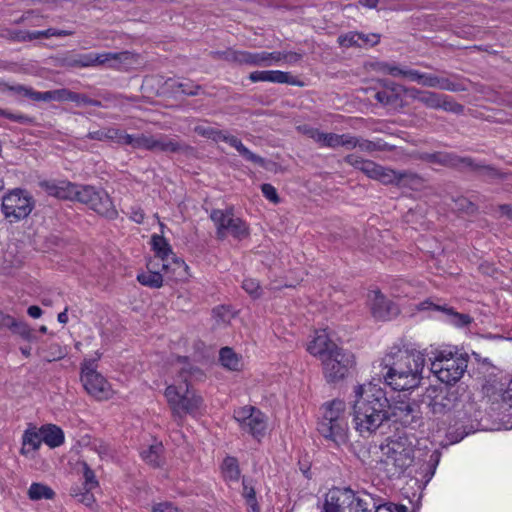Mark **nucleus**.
Returning a JSON list of instances; mask_svg holds the SVG:
<instances>
[{
    "mask_svg": "<svg viewBox=\"0 0 512 512\" xmlns=\"http://www.w3.org/2000/svg\"><path fill=\"white\" fill-rule=\"evenodd\" d=\"M387 421L398 422L405 427H415L421 420V412L418 404L409 401H396L390 404L388 401Z\"/></svg>",
    "mask_w": 512,
    "mask_h": 512,
    "instance_id": "obj_19",
    "label": "nucleus"
},
{
    "mask_svg": "<svg viewBox=\"0 0 512 512\" xmlns=\"http://www.w3.org/2000/svg\"><path fill=\"white\" fill-rule=\"evenodd\" d=\"M130 219L140 224L144 220V212L139 207H132L130 211Z\"/></svg>",
    "mask_w": 512,
    "mask_h": 512,
    "instance_id": "obj_60",
    "label": "nucleus"
},
{
    "mask_svg": "<svg viewBox=\"0 0 512 512\" xmlns=\"http://www.w3.org/2000/svg\"><path fill=\"white\" fill-rule=\"evenodd\" d=\"M32 209L33 199L22 189H14L2 199V211L10 221L26 218Z\"/></svg>",
    "mask_w": 512,
    "mask_h": 512,
    "instance_id": "obj_14",
    "label": "nucleus"
},
{
    "mask_svg": "<svg viewBox=\"0 0 512 512\" xmlns=\"http://www.w3.org/2000/svg\"><path fill=\"white\" fill-rule=\"evenodd\" d=\"M425 365L424 354H407L402 364H380L379 380L394 391L414 389L419 386Z\"/></svg>",
    "mask_w": 512,
    "mask_h": 512,
    "instance_id": "obj_3",
    "label": "nucleus"
},
{
    "mask_svg": "<svg viewBox=\"0 0 512 512\" xmlns=\"http://www.w3.org/2000/svg\"><path fill=\"white\" fill-rule=\"evenodd\" d=\"M128 53H87L78 55L75 59L71 61L72 66L76 67H92L96 65H101L108 63L112 60H118L125 57Z\"/></svg>",
    "mask_w": 512,
    "mask_h": 512,
    "instance_id": "obj_27",
    "label": "nucleus"
},
{
    "mask_svg": "<svg viewBox=\"0 0 512 512\" xmlns=\"http://www.w3.org/2000/svg\"><path fill=\"white\" fill-rule=\"evenodd\" d=\"M376 505L371 512H407L404 505H397L393 503H383L382 499L375 496Z\"/></svg>",
    "mask_w": 512,
    "mask_h": 512,
    "instance_id": "obj_45",
    "label": "nucleus"
},
{
    "mask_svg": "<svg viewBox=\"0 0 512 512\" xmlns=\"http://www.w3.org/2000/svg\"><path fill=\"white\" fill-rule=\"evenodd\" d=\"M153 512H178V508L169 502H162L153 507Z\"/></svg>",
    "mask_w": 512,
    "mask_h": 512,
    "instance_id": "obj_58",
    "label": "nucleus"
},
{
    "mask_svg": "<svg viewBox=\"0 0 512 512\" xmlns=\"http://www.w3.org/2000/svg\"><path fill=\"white\" fill-rule=\"evenodd\" d=\"M354 140L357 142L356 145H355V148L359 147L360 150L366 151V152H371V151H373L375 149V145L372 142H370V141L361 140V139H358L356 137H354Z\"/></svg>",
    "mask_w": 512,
    "mask_h": 512,
    "instance_id": "obj_61",
    "label": "nucleus"
},
{
    "mask_svg": "<svg viewBox=\"0 0 512 512\" xmlns=\"http://www.w3.org/2000/svg\"><path fill=\"white\" fill-rule=\"evenodd\" d=\"M28 496L31 500L52 499L55 492L47 485L32 483L28 490Z\"/></svg>",
    "mask_w": 512,
    "mask_h": 512,
    "instance_id": "obj_40",
    "label": "nucleus"
},
{
    "mask_svg": "<svg viewBox=\"0 0 512 512\" xmlns=\"http://www.w3.org/2000/svg\"><path fill=\"white\" fill-rule=\"evenodd\" d=\"M351 488H332L324 498V512H348L349 505L353 502Z\"/></svg>",
    "mask_w": 512,
    "mask_h": 512,
    "instance_id": "obj_25",
    "label": "nucleus"
},
{
    "mask_svg": "<svg viewBox=\"0 0 512 512\" xmlns=\"http://www.w3.org/2000/svg\"><path fill=\"white\" fill-rule=\"evenodd\" d=\"M187 359L186 356L177 357V363L181 365L178 371L179 384L169 385L165 390V397L178 420H182L186 414L196 413L203 403L202 398L189 389L188 383L189 377L202 375V372L187 363Z\"/></svg>",
    "mask_w": 512,
    "mask_h": 512,
    "instance_id": "obj_2",
    "label": "nucleus"
},
{
    "mask_svg": "<svg viewBox=\"0 0 512 512\" xmlns=\"http://www.w3.org/2000/svg\"><path fill=\"white\" fill-rule=\"evenodd\" d=\"M42 434L40 428L29 426L22 436L21 454L28 455L31 451H36L42 444Z\"/></svg>",
    "mask_w": 512,
    "mask_h": 512,
    "instance_id": "obj_33",
    "label": "nucleus"
},
{
    "mask_svg": "<svg viewBox=\"0 0 512 512\" xmlns=\"http://www.w3.org/2000/svg\"><path fill=\"white\" fill-rule=\"evenodd\" d=\"M341 349L339 338L327 329L316 330L307 342L308 352H337Z\"/></svg>",
    "mask_w": 512,
    "mask_h": 512,
    "instance_id": "obj_24",
    "label": "nucleus"
},
{
    "mask_svg": "<svg viewBox=\"0 0 512 512\" xmlns=\"http://www.w3.org/2000/svg\"><path fill=\"white\" fill-rule=\"evenodd\" d=\"M12 332L17 335H20L21 337H23L25 339H30L32 336V330L30 329L28 324L21 320L16 321V323L12 329Z\"/></svg>",
    "mask_w": 512,
    "mask_h": 512,
    "instance_id": "obj_52",
    "label": "nucleus"
},
{
    "mask_svg": "<svg viewBox=\"0 0 512 512\" xmlns=\"http://www.w3.org/2000/svg\"><path fill=\"white\" fill-rule=\"evenodd\" d=\"M322 416L318 422L317 430L325 439L340 446L348 439V418L344 401L334 399L322 406Z\"/></svg>",
    "mask_w": 512,
    "mask_h": 512,
    "instance_id": "obj_4",
    "label": "nucleus"
},
{
    "mask_svg": "<svg viewBox=\"0 0 512 512\" xmlns=\"http://www.w3.org/2000/svg\"><path fill=\"white\" fill-rule=\"evenodd\" d=\"M222 473L226 481L237 482L239 480L240 469L235 457H226L223 460Z\"/></svg>",
    "mask_w": 512,
    "mask_h": 512,
    "instance_id": "obj_39",
    "label": "nucleus"
},
{
    "mask_svg": "<svg viewBox=\"0 0 512 512\" xmlns=\"http://www.w3.org/2000/svg\"><path fill=\"white\" fill-rule=\"evenodd\" d=\"M298 129L301 133L313 139L321 148L335 149L337 147H344L346 149H354L357 143L354 140V136L350 134L324 133L317 128L307 125L299 126Z\"/></svg>",
    "mask_w": 512,
    "mask_h": 512,
    "instance_id": "obj_17",
    "label": "nucleus"
},
{
    "mask_svg": "<svg viewBox=\"0 0 512 512\" xmlns=\"http://www.w3.org/2000/svg\"><path fill=\"white\" fill-rule=\"evenodd\" d=\"M468 354H437L431 370L441 382L456 383L467 368Z\"/></svg>",
    "mask_w": 512,
    "mask_h": 512,
    "instance_id": "obj_9",
    "label": "nucleus"
},
{
    "mask_svg": "<svg viewBox=\"0 0 512 512\" xmlns=\"http://www.w3.org/2000/svg\"><path fill=\"white\" fill-rule=\"evenodd\" d=\"M196 131L204 136V137H207V138H210L216 142H219L221 137H222V133L223 131L221 130H216L212 127H204V126H200L196 129Z\"/></svg>",
    "mask_w": 512,
    "mask_h": 512,
    "instance_id": "obj_51",
    "label": "nucleus"
},
{
    "mask_svg": "<svg viewBox=\"0 0 512 512\" xmlns=\"http://www.w3.org/2000/svg\"><path fill=\"white\" fill-rule=\"evenodd\" d=\"M323 373L328 383H336L347 377L355 365L353 354H319Z\"/></svg>",
    "mask_w": 512,
    "mask_h": 512,
    "instance_id": "obj_13",
    "label": "nucleus"
},
{
    "mask_svg": "<svg viewBox=\"0 0 512 512\" xmlns=\"http://www.w3.org/2000/svg\"><path fill=\"white\" fill-rule=\"evenodd\" d=\"M151 246L154 255L149 260H158V263H164L173 267V272L178 279H188L189 267L180 258L176 257L168 241L158 234L151 236Z\"/></svg>",
    "mask_w": 512,
    "mask_h": 512,
    "instance_id": "obj_11",
    "label": "nucleus"
},
{
    "mask_svg": "<svg viewBox=\"0 0 512 512\" xmlns=\"http://www.w3.org/2000/svg\"><path fill=\"white\" fill-rule=\"evenodd\" d=\"M39 185L49 195L65 200H72L76 189V184L68 181L44 180L41 181Z\"/></svg>",
    "mask_w": 512,
    "mask_h": 512,
    "instance_id": "obj_29",
    "label": "nucleus"
},
{
    "mask_svg": "<svg viewBox=\"0 0 512 512\" xmlns=\"http://www.w3.org/2000/svg\"><path fill=\"white\" fill-rule=\"evenodd\" d=\"M210 217L217 228V236L220 239H224L228 234L239 239L249 234L247 224L240 218L234 217L230 210H213Z\"/></svg>",
    "mask_w": 512,
    "mask_h": 512,
    "instance_id": "obj_15",
    "label": "nucleus"
},
{
    "mask_svg": "<svg viewBox=\"0 0 512 512\" xmlns=\"http://www.w3.org/2000/svg\"><path fill=\"white\" fill-rule=\"evenodd\" d=\"M42 441L50 448H56L64 443L63 430L55 424H46L40 427Z\"/></svg>",
    "mask_w": 512,
    "mask_h": 512,
    "instance_id": "obj_34",
    "label": "nucleus"
},
{
    "mask_svg": "<svg viewBox=\"0 0 512 512\" xmlns=\"http://www.w3.org/2000/svg\"><path fill=\"white\" fill-rule=\"evenodd\" d=\"M242 288L254 299L260 298L263 293L259 282L253 278L244 279Z\"/></svg>",
    "mask_w": 512,
    "mask_h": 512,
    "instance_id": "obj_47",
    "label": "nucleus"
},
{
    "mask_svg": "<svg viewBox=\"0 0 512 512\" xmlns=\"http://www.w3.org/2000/svg\"><path fill=\"white\" fill-rule=\"evenodd\" d=\"M242 486V496L244 497L246 504L249 507V512H260V506L256 499V492L252 479H247L246 477H243Z\"/></svg>",
    "mask_w": 512,
    "mask_h": 512,
    "instance_id": "obj_37",
    "label": "nucleus"
},
{
    "mask_svg": "<svg viewBox=\"0 0 512 512\" xmlns=\"http://www.w3.org/2000/svg\"><path fill=\"white\" fill-rule=\"evenodd\" d=\"M220 141L228 143L231 147L235 148L237 152L247 161L255 164L262 165L264 160L251 152L236 136L230 135L223 131Z\"/></svg>",
    "mask_w": 512,
    "mask_h": 512,
    "instance_id": "obj_32",
    "label": "nucleus"
},
{
    "mask_svg": "<svg viewBox=\"0 0 512 512\" xmlns=\"http://www.w3.org/2000/svg\"><path fill=\"white\" fill-rule=\"evenodd\" d=\"M147 270L140 272L137 275V280L143 286L158 289L164 284V278L173 281H185L186 279H178L173 272V267L158 263V260H148L146 265Z\"/></svg>",
    "mask_w": 512,
    "mask_h": 512,
    "instance_id": "obj_16",
    "label": "nucleus"
},
{
    "mask_svg": "<svg viewBox=\"0 0 512 512\" xmlns=\"http://www.w3.org/2000/svg\"><path fill=\"white\" fill-rule=\"evenodd\" d=\"M422 72L414 69H406L404 72V77L408 78L410 81L417 82L419 84L420 77Z\"/></svg>",
    "mask_w": 512,
    "mask_h": 512,
    "instance_id": "obj_62",
    "label": "nucleus"
},
{
    "mask_svg": "<svg viewBox=\"0 0 512 512\" xmlns=\"http://www.w3.org/2000/svg\"><path fill=\"white\" fill-rule=\"evenodd\" d=\"M0 116H3L7 119H10L12 121L19 122V123H26L29 121V118L23 114L11 113L6 110H0Z\"/></svg>",
    "mask_w": 512,
    "mask_h": 512,
    "instance_id": "obj_56",
    "label": "nucleus"
},
{
    "mask_svg": "<svg viewBox=\"0 0 512 512\" xmlns=\"http://www.w3.org/2000/svg\"><path fill=\"white\" fill-rule=\"evenodd\" d=\"M95 188L88 185H77L75 193L73 194V199L79 201L85 205L91 201V197L94 195Z\"/></svg>",
    "mask_w": 512,
    "mask_h": 512,
    "instance_id": "obj_44",
    "label": "nucleus"
},
{
    "mask_svg": "<svg viewBox=\"0 0 512 512\" xmlns=\"http://www.w3.org/2000/svg\"><path fill=\"white\" fill-rule=\"evenodd\" d=\"M353 424L364 438H369L387 422L388 398L386 392L375 384L358 385L354 389Z\"/></svg>",
    "mask_w": 512,
    "mask_h": 512,
    "instance_id": "obj_1",
    "label": "nucleus"
},
{
    "mask_svg": "<svg viewBox=\"0 0 512 512\" xmlns=\"http://www.w3.org/2000/svg\"><path fill=\"white\" fill-rule=\"evenodd\" d=\"M351 498H353V502L349 505L348 512H371L376 505L375 495L365 490H352Z\"/></svg>",
    "mask_w": 512,
    "mask_h": 512,
    "instance_id": "obj_31",
    "label": "nucleus"
},
{
    "mask_svg": "<svg viewBox=\"0 0 512 512\" xmlns=\"http://www.w3.org/2000/svg\"><path fill=\"white\" fill-rule=\"evenodd\" d=\"M27 313L30 317L38 319L42 316V309L39 306L32 305L27 309Z\"/></svg>",
    "mask_w": 512,
    "mask_h": 512,
    "instance_id": "obj_63",
    "label": "nucleus"
},
{
    "mask_svg": "<svg viewBox=\"0 0 512 512\" xmlns=\"http://www.w3.org/2000/svg\"><path fill=\"white\" fill-rule=\"evenodd\" d=\"M212 316L217 324H228L234 318V312L229 306L221 305L213 309Z\"/></svg>",
    "mask_w": 512,
    "mask_h": 512,
    "instance_id": "obj_42",
    "label": "nucleus"
},
{
    "mask_svg": "<svg viewBox=\"0 0 512 512\" xmlns=\"http://www.w3.org/2000/svg\"><path fill=\"white\" fill-rule=\"evenodd\" d=\"M436 311H441L446 315L445 322L454 326L455 328H464L473 322V318L468 314H463L455 311L449 306H435Z\"/></svg>",
    "mask_w": 512,
    "mask_h": 512,
    "instance_id": "obj_35",
    "label": "nucleus"
},
{
    "mask_svg": "<svg viewBox=\"0 0 512 512\" xmlns=\"http://www.w3.org/2000/svg\"><path fill=\"white\" fill-rule=\"evenodd\" d=\"M98 358L84 359L81 364V381L88 394L98 400L108 399L111 388L106 379L97 372Z\"/></svg>",
    "mask_w": 512,
    "mask_h": 512,
    "instance_id": "obj_10",
    "label": "nucleus"
},
{
    "mask_svg": "<svg viewBox=\"0 0 512 512\" xmlns=\"http://www.w3.org/2000/svg\"><path fill=\"white\" fill-rule=\"evenodd\" d=\"M233 418L239 424L241 431L260 440L267 429V417L254 406H244L234 410Z\"/></svg>",
    "mask_w": 512,
    "mask_h": 512,
    "instance_id": "obj_12",
    "label": "nucleus"
},
{
    "mask_svg": "<svg viewBox=\"0 0 512 512\" xmlns=\"http://www.w3.org/2000/svg\"><path fill=\"white\" fill-rule=\"evenodd\" d=\"M406 69L407 68H401V67H398V66H395V65H391V64H387V63L380 64V67H379V70L381 72L389 74V75L394 76V77H399V76L404 77V72H405Z\"/></svg>",
    "mask_w": 512,
    "mask_h": 512,
    "instance_id": "obj_54",
    "label": "nucleus"
},
{
    "mask_svg": "<svg viewBox=\"0 0 512 512\" xmlns=\"http://www.w3.org/2000/svg\"><path fill=\"white\" fill-rule=\"evenodd\" d=\"M126 145L133 148L148 149V150H160L174 152L180 149V145L174 139L166 136H148V135H127L125 136Z\"/></svg>",
    "mask_w": 512,
    "mask_h": 512,
    "instance_id": "obj_20",
    "label": "nucleus"
},
{
    "mask_svg": "<svg viewBox=\"0 0 512 512\" xmlns=\"http://www.w3.org/2000/svg\"><path fill=\"white\" fill-rule=\"evenodd\" d=\"M17 319L10 315L0 314V326L12 331Z\"/></svg>",
    "mask_w": 512,
    "mask_h": 512,
    "instance_id": "obj_59",
    "label": "nucleus"
},
{
    "mask_svg": "<svg viewBox=\"0 0 512 512\" xmlns=\"http://www.w3.org/2000/svg\"><path fill=\"white\" fill-rule=\"evenodd\" d=\"M87 206L94 210L99 215L113 219L117 216V210L115 209L110 196L103 190L94 191V195L91 197V201L88 202Z\"/></svg>",
    "mask_w": 512,
    "mask_h": 512,
    "instance_id": "obj_28",
    "label": "nucleus"
},
{
    "mask_svg": "<svg viewBox=\"0 0 512 512\" xmlns=\"http://www.w3.org/2000/svg\"><path fill=\"white\" fill-rule=\"evenodd\" d=\"M163 446L161 443L150 445L148 448L141 451L142 459L152 467H159L161 465V453Z\"/></svg>",
    "mask_w": 512,
    "mask_h": 512,
    "instance_id": "obj_38",
    "label": "nucleus"
},
{
    "mask_svg": "<svg viewBox=\"0 0 512 512\" xmlns=\"http://www.w3.org/2000/svg\"><path fill=\"white\" fill-rule=\"evenodd\" d=\"M419 84L431 87V88H438L441 90L446 91H456L457 85L450 81L447 78L438 77L434 74H428V73H422L420 77Z\"/></svg>",
    "mask_w": 512,
    "mask_h": 512,
    "instance_id": "obj_36",
    "label": "nucleus"
},
{
    "mask_svg": "<svg viewBox=\"0 0 512 512\" xmlns=\"http://www.w3.org/2000/svg\"><path fill=\"white\" fill-rule=\"evenodd\" d=\"M261 191H262L263 195L272 203L277 204L280 201L275 187L272 186L271 184H268V183L263 184L261 186Z\"/></svg>",
    "mask_w": 512,
    "mask_h": 512,
    "instance_id": "obj_55",
    "label": "nucleus"
},
{
    "mask_svg": "<svg viewBox=\"0 0 512 512\" xmlns=\"http://www.w3.org/2000/svg\"><path fill=\"white\" fill-rule=\"evenodd\" d=\"M72 34V31H68V30H58V29H47V30H44V31H36V32H32L30 34V39H38V38H49V37H64V36H69Z\"/></svg>",
    "mask_w": 512,
    "mask_h": 512,
    "instance_id": "obj_48",
    "label": "nucleus"
},
{
    "mask_svg": "<svg viewBox=\"0 0 512 512\" xmlns=\"http://www.w3.org/2000/svg\"><path fill=\"white\" fill-rule=\"evenodd\" d=\"M455 400L454 393L430 386L423 394L422 403H426L434 415H443L454 407Z\"/></svg>",
    "mask_w": 512,
    "mask_h": 512,
    "instance_id": "obj_21",
    "label": "nucleus"
},
{
    "mask_svg": "<svg viewBox=\"0 0 512 512\" xmlns=\"http://www.w3.org/2000/svg\"><path fill=\"white\" fill-rule=\"evenodd\" d=\"M409 96L422 103L428 108L443 109L446 111H457L460 106L448 100V97L431 91L410 89Z\"/></svg>",
    "mask_w": 512,
    "mask_h": 512,
    "instance_id": "obj_23",
    "label": "nucleus"
},
{
    "mask_svg": "<svg viewBox=\"0 0 512 512\" xmlns=\"http://www.w3.org/2000/svg\"><path fill=\"white\" fill-rule=\"evenodd\" d=\"M486 429L487 426L483 424L482 411L470 403L465 406L464 411L458 412L454 423L448 427L446 437L450 443H457L471 433Z\"/></svg>",
    "mask_w": 512,
    "mask_h": 512,
    "instance_id": "obj_8",
    "label": "nucleus"
},
{
    "mask_svg": "<svg viewBox=\"0 0 512 512\" xmlns=\"http://www.w3.org/2000/svg\"><path fill=\"white\" fill-rule=\"evenodd\" d=\"M106 140H113L126 145L125 136L128 134L115 128H105Z\"/></svg>",
    "mask_w": 512,
    "mask_h": 512,
    "instance_id": "obj_50",
    "label": "nucleus"
},
{
    "mask_svg": "<svg viewBox=\"0 0 512 512\" xmlns=\"http://www.w3.org/2000/svg\"><path fill=\"white\" fill-rule=\"evenodd\" d=\"M415 440L414 435L397 434L388 437L380 446L385 463L394 467L393 474L401 475L413 464Z\"/></svg>",
    "mask_w": 512,
    "mask_h": 512,
    "instance_id": "obj_5",
    "label": "nucleus"
},
{
    "mask_svg": "<svg viewBox=\"0 0 512 512\" xmlns=\"http://www.w3.org/2000/svg\"><path fill=\"white\" fill-rule=\"evenodd\" d=\"M427 159L431 162H437L445 165L452 164V159L450 156L442 153L430 154L428 155Z\"/></svg>",
    "mask_w": 512,
    "mask_h": 512,
    "instance_id": "obj_57",
    "label": "nucleus"
},
{
    "mask_svg": "<svg viewBox=\"0 0 512 512\" xmlns=\"http://www.w3.org/2000/svg\"><path fill=\"white\" fill-rule=\"evenodd\" d=\"M379 42V35L377 34H363L359 32H349L338 37L340 46L349 48L352 46L357 47H372Z\"/></svg>",
    "mask_w": 512,
    "mask_h": 512,
    "instance_id": "obj_30",
    "label": "nucleus"
},
{
    "mask_svg": "<svg viewBox=\"0 0 512 512\" xmlns=\"http://www.w3.org/2000/svg\"><path fill=\"white\" fill-rule=\"evenodd\" d=\"M346 163L355 169L363 172L367 177L377 180L382 184H396L406 186L408 184H416L419 178L411 173L399 172L386 167H383L371 160L361 158L356 154L347 155L344 159Z\"/></svg>",
    "mask_w": 512,
    "mask_h": 512,
    "instance_id": "obj_6",
    "label": "nucleus"
},
{
    "mask_svg": "<svg viewBox=\"0 0 512 512\" xmlns=\"http://www.w3.org/2000/svg\"><path fill=\"white\" fill-rule=\"evenodd\" d=\"M251 82H271L278 84H289L302 86V83L289 72L279 70L254 71L249 74Z\"/></svg>",
    "mask_w": 512,
    "mask_h": 512,
    "instance_id": "obj_26",
    "label": "nucleus"
},
{
    "mask_svg": "<svg viewBox=\"0 0 512 512\" xmlns=\"http://www.w3.org/2000/svg\"><path fill=\"white\" fill-rule=\"evenodd\" d=\"M219 361L223 367L231 371H239L243 367L239 354H219Z\"/></svg>",
    "mask_w": 512,
    "mask_h": 512,
    "instance_id": "obj_41",
    "label": "nucleus"
},
{
    "mask_svg": "<svg viewBox=\"0 0 512 512\" xmlns=\"http://www.w3.org/2000/svg\"><path fill=\"white\" fill-rule=\"evenodd\" d=\"M369 301L371 313L377 320H390L400 313L399 307L378 290L369 293Z\"/></svg>",
    "mask_w": 512,
    "mask_h": 512,
    "instance_id": "obj_22",
    "label": "nucleus"
},
{
    "mask_svg": "<svg viewBox=\"0 0 512 512\" xmlns=\"http://www.w3.org/2000/svg\"><path fill=\"white\" fill-rule=\"evenodd\" d=\"M502 401L503 406H508L505 410L508 412V416L512 417V376L506 387V389L502 393Z\"/></svg>",
    "mask_w": 512,
    "mask_h": 512,
    "instance_id": "obj_53",
    "label": "nucleus"
},
{
    "mask_svg": "<svg viewBox=\"0 0 512 512\" xmlns=\"http://www.w3.org/2000/svg\"><path fill=\"white\" fill-rule=\"evenodd\" d=\"M226 59L238 64H246L251 66L267 67L286 62L289 64L296 63L300 60L301 55L295 52H248L229 50L225 53Z\"/></svg>",
    "mask_w": 512,
    "mask_h": 512,
    "instance_id": "obj_7",
    "label": "nucleus"
},
{
    "mask_svg": "<svg viewBox=\"0 0 512 512\" xmlns=\"http://www.w3.org/2000/svg\"><path fill=\"white\" fill-rule=\"evenodd\" d=\"M375 98L377 99L378 102L386 105L390 103L391 97L387 94V92L381 91L375 94Z\"/></svg>",
    "mask_w": 512,
    "mask_h": 512,
    "instance_id": "obj_64",
    "label": "nucleus"
},
{
    "mask_svg": "<svg viewBox=\"0 0 512 512\" xmlns=\"http://www.w3.org/2000/svg\"><path fill=\"white\" fill-rule=\"evenodd\" d=\"M441 457V453L439 450H434L427 461V463L424 465L423 472H424V478L426 479V482H429L432 477L435 474L436 468L439 464Z\"/></svg>",
    "mask_w": 512,
    "mask_h": 512,
    "instance_id": "obj_43",
    "label": "nucleus"
},
{
    "mask_svg": "<svg viewBox=\"0 0 512 512\" xmlns=\"http://www.w3.org/2000/svg\"><path fill=\"white\" fill-rule=\"evenodd\" d=\"M84 483L82 485L83 489L93 490L98 487V481L96 480V476L94 471L84 463Z\"/></svg>",
    "mask_w": 512,
    "mask_h": 512,
    "instance_id": "obj_49",
    "label": "nucleus"
},
{
    "mask_svg": "<svg viewBox=\"0 0 512 512\" xmlns=\"http://www.w3.org/2000/svg\"><path fill=\"white\" fill-rule=\"evenodd\" d=\"M18 92H23L24 95L28 96L34 101H44V102H51V101H57V102H63V101H71L75 102L78 105L81 104H96V102H93L89 99H87L85 96L71 92L68 89H57V90H51V91H45V92H37L33 91L29 88H26L24 86H18L16 88Z\"/></svg>",
    "mask_w": 512,
    "mask_h": 512,
    "instance_id": "obj_18",
    "label": "nucleus"
},
{
    "mask_svg": "<svg viewBox=\"0 0 512 512\" xmlns=\"http://www.w3.org/2000/svg\"><path fill=\"white\" fill-rule=\"evenodd\" d=\"M91 491L92 490L83 489V487H75L72 488L71 495L85 506L90 507L95 502L94 495Z\"/></svg>",
    "mask_w": 512,
    "mask_h": 512,
    "instance_id": "obj_46",
    "label": "nucleus"
}]
</instances>
